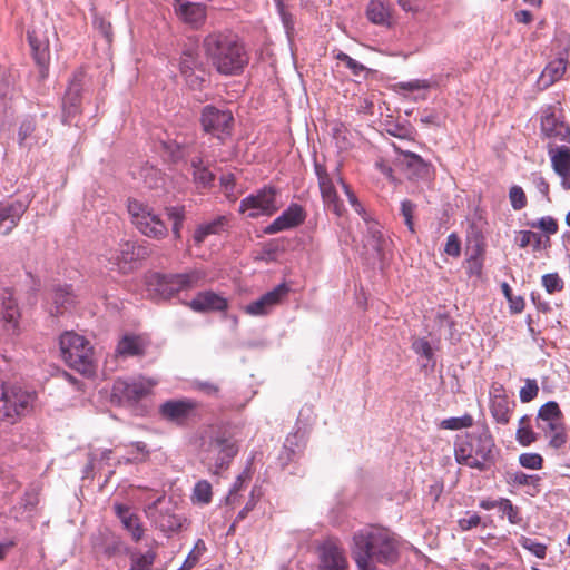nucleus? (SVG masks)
Returning a JSON list of instances; mask_svg holds the SVG:
<instances>
[{"mask_svg":"<svg viewBox=\"0 0 570 570\" xmlns=\"http://www.w3.org/2000/svg\"><path fill=\"white\" fill-rule=\"evenodd\" d=\"M27 210V205L20 200L0 202V234H10L19 224Z\"/></svg>","mask_w":570,"mask_h":570,"instance_id":"aec40b11","label":"nucleus"},{"mask_svg":"<svg viewBox=\"0 0 570 570\" xmlns=\"http://www.w3.org/2000/svg\"><path fill=\"white\" fill-rule=\"evenodd\" d=\"M207 273L202 268H193L177 274L154 273L147 278L150 294L169 299L181 292L193 291L205 284Z\"/></svg>","mask_w":570,"mask_h":570,"instance_id":"20e7f679","label":"nucleus"},{"mask_svg":"<svg viewBox=\"0 0 570 570\" xmlns=\"http://www.w3.org/2000/svg\"><path fill=\"white\" fill-rule=\"evenodd\" d=\"M367 19L380 26H391V8L381 0H371L366 8Z\"/></svg>","mask_w":570,"mask_h":570,"instance_id":"7c9ffc66","label":"nucleus"},{"mask_svg":"<svg viewBox=\"0 0 570 570\" xmlns=\"http://www.w3.org/2000/svg\"><path fill=\"white\" fill-rule=\"evenodd\" d=\"M276 3L277 11L281 16L282 23L284 26V29L286 31V35L288 38L292 37L294 32V18L293 16L286 11L283 0H274Z\"/></svg>","mask_w":570,"mask_h":570,"instance_id":"8fccbe9b","label":"nucleus"},{"mask_svg":"<svg viewBox=\"0 0 570 570\" xmlns=\"http://www.w3.org/2000/svg\"><path fill=\"white\" fill-rule=\"evenodd\" d=\"M473 425V417L470 414H464L460 417H449L441 422V426L446 430H459L463 428H471Z\"/></svg>","mask_w":570,"mask_h":570,"instance_id":"c03bdc74","label":"nucleus"},{"mask_svg":"<svg viewBox=\"0 0 570 570\" xmlns=\"http://www.w3.org/2000/svg\"><path fill=\"white\" fill-rule=\"evenodd\" d=\"M562 419L559 404L556 401H548L538 411V420L542 422V424L538 423V428L543 432H548V429H558Z\"/></svg>","mask_w":570,"mask_h":570,"instance_id":"c85d7f7f","label":"nucleus"},{"mask_svg":"<svg viewBox=\"0 0 570 570\" xmlns=\"http://www.w3.org/2000/svg\"><path fill=\"white\" fill-rule=\"evenodd\" d=\"M276 195L277 190L273 186H264L256 195H252V216L273 215L278 209Z\"/></svg>","mask_w":570,"mask_h":570,"instance_id":"4be33fe9","label":"nucleus"},{"mask_svg":"<svg viewBox=\"0 0 570 570\" xmlns=\"http://www.w3.org/2000/svg\"><path fill=\"white\" fill-rule=\"evenodd\" d=\"M519 444L528 446L537 440L535 433L530 426H519L515 433Z\"/></svg>","mask_w":570,"mask_h":570,"instance_id":"bf43d9fd","label":"nucleus"},{"mask_svg":"<svg viewBox=\"0 0 570 570\" xmlns=\"http://www.w3.org/2000/svg\"><path fill=\"white\" fill-rule=\"evenodd\" d=\"M212 498H213L212 484L207 480L198 481L193 489V494H191L193 503L205 505L212 501Z\"/></svg>","mask_w":570,"mask_h":570,"instance_id":"4c0bfd02","label":"nucleus"},{"mask_svg":"<svg viewBox=\"0 0 570 570\" xmlns=\"http://www.w3.org/2000/svg\"><path fill=\"white\" fill-rule=\"evenodd\" d=\"M199 122L204 132L224 140L232 134L234 117L228 109L207 105L200 111Z\"/></svg>","mask_w":570,"mask_h":570,"instance_id":"9d476101","label":"nucleus"},{"mask_svg":"<svg viewBox=\"0 0 570 570\" xmlns=\"http://www.w3.org/2000/svg\"><path fill=\"white\" fill-rule=\"evenodd\" d=\"M180 72L193 90H200L206 83V72L199 62L198 55L193 50H186L180 57Z\"/></svg>","mask_w":570,"mask_h":570,"instance_id":"f8f14e48","label":"nucleus"},{"mask_svg":"<svg viewBox=\"0 0 570 570\" xmlns=\"http://www.w3.org/2000/svg\"><path fill=\"white\" fill-rule=\"evenodd\" d=\"M499 504L498 509L502 512V517L507 515L511 524H519L522 521L519 509L512 504L511 500L500 498Z\"/></svg>","mask_w":570,"mask_h":570,"instance_id":"79ce46f5","label":"nucleus"},{"mask_svg":"<svg viewBox=\"0 0 570 570\" xmlns=\"http://www.w3.org/2000/svg\"><path fill=\"white\" fill-rule=\"evenodd\" d=\"M315 174L318 179V186L325 206L336 216H342L345 212V207L337 196L333 180L326 171V168L320 164H315Z\"/></svg>","mask_w":570,"mask_h":570,"instance_id":"dca6fc26","label":"nucleus"},{"mask_svg":"<svg viewBox=\"0 0 570 570\" xmlns=\"http://www.w3.org/2000/svg\"><path fill=\"white\" fill-rule=\"evenodd\" d=\"M498 450L488 428L458 435L454 456L459 464L485 471L495 464Z\"/></svg>","mask_w":570,"mask_h":570,"instance_id":"7ed1b4c3","label":"nucleus"},{"mask_svg":"<svg viewBox=\"0 0 570 570\" xmlns=\"http://www.w3.org/2000/svg\"><path fill=\"white\" fill-rule=\"evenodd\" d=\"M0 320L3 330L10 334H20L21 312L11 289H4L1 298Z\"/></svg>","mask_w":570,"mask_h":570,"instance_id":"2eb2a0df","label":"nucleus"},{"mask_svg":"<svg viewBox=\"0 0 570 570\" xmlns=\"http://www.w3.org/2000/svg\"><path fill=\"white\" fill-rule=\"evenodd\" d=\"M203 48L207 60L222 75H238L247 63L245 46L234 33H209Z\"/></svg>","mask_w":570,"mask_h":570,"instance_id":"f03ea898","label":"nucleus"},{"mask_svg":"<svg viewBox=\"0 0 570 570\" xmlns=\"http://www.w3.org/2000/svg\"><path fill=\"white\" fill-rule=\"evenodd\" d=\"M28 41L36 63L40 67V72L43 75L45 71H47L50 61L48 45L38 40L33 31H28Z\"/></svg>","mask_w":570,"mask_h":570,"instance_id":"473e14b6","label":"nucleus"},{"mask_svg":"<svg viewBox=\"0 0 570 570\" xmlns=\"http://www.w3.org/2000/svg\"><path fill=\"white\" fill-rule=\"evenodd\" d=\"M220 184L223 187V191L225 196L230 202H236L239 195L243 193V189L237 188L236 179L233 174H225L220 177Z\"/></svg>","mask_w":570,"mask_h":570,"instance_id":"a19ab883","label":"nucleus"},{"mask_svg":"<svg viewBox=\"0 0 570 570\" xmlns=\"http://www.w3.org/2000/svg\"><path fill=\"white\" fill-rule=\"evenodd\" d=\"M540 478L538 475L532 476L528 475L522 471H517L514 473L509 474V482L518 485H529L532 481H539Z\"/></svg>","mask_w":570,"mask_h":570,"instance_id":"0e129e2a","label":"nucleus"},{"mask_svg":"<svg viewBox=\"0 0 570 570\" xmlns=\"http://www.w3.org/2000/svg\"><path fill=\"white\" fill-rule=\"evenodd\" d=\"M165 213L173 224L184 222L186 218L185 208L183 206L166 207Z\"/></svg>","mask_w":570,"mask_h":570,"instance_id":"338daca9","label":"nucleus"},{"mask_svg":"<svg viewBox=\"0 0 570 570\" xmlns=\"http://www.w3.org/2000/svg\"><path fill=\"white\" fill-rule=\"evenodd\" d=\"M94 26L107 39L108 42L112 40V26L104 17L96 16L94 18Z\"/></svg>","mask_w":570,"mask_h":570,"instance_id":"680f3d73","label":"nucleus"},{"mask_svg":"<svg viewBox=\"0 0 570 570\" xmlns=\"http://www.w3.org/2000/svg\"><path fill=\"white\" fill-rule=\"evenodd\" d=\"M519 463L523 468L539 470L542 468L543 459L538 453H522L519 456Z\"/></svg>","mask_w":570,"mask_h":570,"instance_id":"6e6d98bb","label":"nucleus"},{"mask_svg":"<svg viewBox=\"0 0 570 570\" xmlns=\"http://www.w3.org/2000/svg\"><path fill=\"white\" fill-rule=\"evenodd\" d=\"M206 551V544L205 542L199 539L194 549L190 551V553L188 554L187 559L185 560L184 564H183V568L185 570H189L190 568H193L199 560V557Z\"/></svg>","mask_w":570,"mask_h":570,"instance_id":"4d7b16f0","label":"nucleus"},{"mask_svg":"<svg viewBox=\"0 0 570 570\" xmlns=\"http://www.w3.org/2000/svg\"><path fill=\"white\" fill-rule=\"evenodd\" d=\"M548 154L554 173L558 176H570V148L567 146L551 147Z\"/></svg>","mask_w":570,"mask_h":570,"instance_id":"c756f323","label":"nucleus"},{"mask_svg":"<svg viewBox=\"0 0 570 570\" xmlns=\"http://www.w3.org/2000/svg\"><path fill=\"white\" fill-rule=\"evenodd\" d=\"M335 58L342 62L345 63V66L351 70L353 76L358 77L363 72L367 71V68L362 65L361 62L356 61L352 57H350L347 53L340 51L335 55Z\"/></svg>","mask_w":570,"mask_h":570,"instance_id":"de8ad7c7","label":"nucleus"},{"mask_svg":"<svg viewBox=\"0 0 570 570\" xmlns=\"http://www.w3.org/2000/svg\"><path fill=\"white\" fill-rule=\"evenodd\" d=\"M532 238H538V233L531 230H520L515 242L521 248H524L532 244Z\"/></svg>","mask_w":570,"mask_h":570,"instance_id":"774afa93","label":"nucleus"},{"mask_svg":"<svg viewBox=\"0 0 570 570\" xmlns=\"http://www.w3.org/2000/svg\"><path fill=\"white\" fill-rule=\"evenodd\" d=\"M237 452L238 446L236 442L222 433L203 442L200 455L203 463L207 465L208 470L214 474H218L220 470L229 465Z\"/></svg>","mask_w":570,"mask_h":570,"instance_id":"6e6552de","label":"nucleus"},{"mask_svg":"<svg viewBox=\"0 0 570 570\" xmlns=\"http://www.w3.org/2000/svg\"><path fill=\"white\" fill-rule=\"evenodd\" d=\"M130 560L131 564L128 570H151L156 560V552L149 550L146 553H132Z\"/></svg>","mask_w":570,"mask_h":570,"instance_id":"58836bf2","label":"nucleus"},{"mask_svg":"<svg viewBox=\"0 0 570 570\" xmlns=\"http://www.w3.org/2000/svg\"><path fill=\"white\" fill-rule=\"evenodd\" d=\"M176 13L185 23L195 28L202 26L206 19V7L195 2H178Z\"/></svg>","mask_w":570,"mask_h":570,"instance_id":"bb28decb","label":"nucleus"},{"mask_svg":"<svg viewBox=\"0 0 570 570\" xmlns=\"http://www.w3.org/2000/svg\"><path fill=\"white\" fill-rule=\"evenodd\" d=\"M127 212L131 224L145 237L163 240L168 236L167 224L147 203L137 198H128Z\"/></svg>","mask_w":570,"mask_h":570,"instance_id":"0eeeda50","label":"nucleus"},{"mask_svg":"<svg viewBox=\"0 0 570 570\" xmlns=\"http://www.w3.org/2000/svg\"><path fill=\"white\" fill-rule=\"evenodd\" d=\"M149 342L144 335L126 334L117 344L116 352L121 356H141Z\"/></svg>","mask_w":570,"mask_h":570,"instance_id":"cd10ccee","label":"nucleus"},{"mask_svg":"<svg viewBox=\"0 0 570 570\" xmlns=\"http://www.w3.org/2000/svg\"><path fill=\"white\" fill-rule=\"evenodd\" d=\"M187 306L194 312L205 313L227 309V299L212 291L199 292Z\"/></svg>","mask_w":570,"mask_h":570,"instance_id":"5701e85b","label":"nucleus"},{"mask_svg":"<svg viewBox=\"0 0 570 570\" xmlns=\"http://www.w3.org/2000/svg\"><path fill=\"white\" fill-rule=\"evenodd\" d=\"M481 523V518L476 513L470 514L466 512V517L459 520V527L463 531L471 530Z\"/></svg>","mask_w":570,"mask_h":570,"instance_id":"69168bd1","label":"nucleus"},{"mask_svg":"<svg viewBox=\"0 0 570 570\" xmlns=\"http://www.w3.org/2000/svg\"><path fill=\"white\" fill-rule=\"evenodd\" d=\"M134 249V242H124L119 244L118 249L110 257V262L120 273L127 274L137 268L138 262L136 259Z\"/></svg>","mask_w":570,"mask_h":570,"instance_id":"a878e982","label":"nucleus"},{"mask_svg":"<svg viewBox=\"0 0 570 570\" xmlns=\"http://www.w3.org/2000/svg\"><path fill=\"white\" fill-rule=\"evenodd\" d=\"M519 542L523 549L528 550L537 558L543 559L547 554V546L531 538L522 537Z\"/></svg>","mask_w":570,"mask_h":570,"instance_id":"a18cd8bd","label":"nucleus"},{"mask_svg":"<svg viewBox=\"0 0 570 570\" xmlns=\"http://www.w3.org/2000/svg\"><path fill=\"white\" fill-rule=\"evenodd\" d=\"M541 132L548 138H559L570 144V127L560 120L551 107L541 117Z\"/></svg>","mask_w":570,"mask_h":570,"instance_id":"412c9836","label":"nucleus"},{"mask_svg":"<svg viewBox=\"0 0 570 570\" xmlns=\"http://www.w3.org/2000/svg\"><path fill=\"white\" fill-rule=\"evenodd\" d=\"M199 403L191 399L168 400L160 404L161 419L178 426H185L198 417Z\"/></svg>","mask_w":570,"mask_h":570,"instance_id":"9b49d317","label":"nucleus"},{"mask_svg":"<svg viewBox=\"0 0 570 570\" xmlns=\"http://www.w3.org/2000/svg\"><path fill=\"white\" fill-rule=\"evenodd\" d=\"M184 519L170 511H160L155 518L156 527L164 533H174L183 528Z\"/></svg>","mask_w":570,"mask_h":570,"instance_id":"c9c22d12","label":"nucleus"},{"mask_svg":"<svg viewBox=\"0 0 570 570\" xmlns=\"http://www.w3.org/2000/svg\"><path fill=\"white\" fill-rule=\"evenodd\" d=\"M81 89L79 85L71 83L63 97V115L66 118H73L80 112Z\"/></svg>","mask_w":570,"mask_h":570,"instance_id":"f704fd0d","label":"nucleus"},{"mask_svg":"<svg viewBox=\"0 0 570 570\" xmlns=\"http://www.w3.org/2000/svg\"><path fill=\"white\" fill-rule=\"evenodd\" d=\"M36 393L19 385L2 384L0 391V422L13 425L31 412Z\"/></svg>","mask_w":570,"mask_h":570,"instance_id":"423d86ee","label":"nucleus"},{"mask_svg":"<svg viewBox=\"0 0 570 570\" xmlns=\"http://www.w3.org/2000/svg\"><path fill=\"white\" fill-rule=\"evenodd\" d=\"M127 448V453L131 455V458L127 459L128 462L146 461L149 455L147 445L144 442H132Z\"/></svg>","mask_w":570,"mask_h":570,"instance_id":"49530a36","label":"nucleus"},{"mask_svg":"<svg viewBox=\"0 0 570 570\" xmlns=\"http://www.w3.org/2000/svg\"><path fill=\"white\" fill-rule=\"evenodd\" d=\"M403 156L402 164L410 180H428L432 177L433 167L420 155L395 148Z\"/></svg>","mask_w":570,"mask_h":570,"instance_id":"6ab92c4d","label":"nucleus"},{"mask_svg":"<svg viewBox=\"0 0 570 570\" xmlns=\"http://www.w3.org/2000/svg\"><path fill=\"white\" fill-rule=\"evenodd\" d=\"M351 556L357 570H377L376 563L392 566L400 558L399 540L386 528L367 525L354 532Z\"/></svg>","mask_w":570,"mask_h":570,"instance_id":"f257e3e1","label":"nucleus"},{"mask_svg":"<svg viewBox=\"0 0 570 570\" xmlns=\"http://www.w3.org/2000/svg\"><path fill=\"white\" fill-rule=\"evenodd\" d=\"M514 402H510L501 384L491 389L490 413L498 424L507 425L511 420Z\"/></svg>","mask_w":570,"mask_h":570,"instance_id":"a211bd4d","label":"nucleus"},{"mask_svg":"<svg viewBox=\"0 0 570 570\" xmlns=\"http://www.w3.org/2000/svg\"><path fill=\"white\" fill-rule=\"evenodd\" d=\"M544 433L550 435L549 444L554 449H560L567 443V433L562 423L558 429H548Z\"/></svg>","mask_w":570,"mask_h":570,"instance_id":"5fc2aeb1","label":"nucleus"},{"mask_svg":"<svg viewBox=\"0 0 570 570\" xmlns=\"http://www.w3.org/2000/svg\"><path fill=\"white\" fill-rule=\"evenodd\" d=\"M289 292L285 283L277 285L274 289L265 293L257 301L252 303V315H265L275 307Z\"/></svg>","mask_w":570,"mask_h":570,"instance_id":"393cba45","label":"nucleus"},{"mask_svg":"<svg viewBox=\"0 0 570 570\" xmlns=\"http://www.w3.org/2000/svg\"><path fill=\"white\" fill-rule=\"evenodd\" d=\"M568 65L567 53L550 61L541 72V79L546 86H550L561 79Z\"/></svg>","mask_w":570,"mask_h":570,"instance_id":"72a5a7b5","label":"nucleus"},{"mask_svg":"<svg viewBox=\"0 0 570 570\" xmlns=\"http://www.w3.org/2000/svg\"><path fill=\"white\" fill-rule=\"evenodd\" d=\"M416 209V205L410 199H404L401 202V215L404 218V224L409 228L411 233H414V212Z\"/></svg>","mask_w":570,"mask_h":570,"instance_id":"3c124183","label":"nucleus"},{"mask_svg":"<svg viewBox=\"0 0 570 570\" xmlns=\"http://www.w3.org/2000/svg\"><path fill=\"white\" fill-rule=\"evenodd\" d=\"M306 213L296 203L291 204L277 218L264 228V233L272 235L283 230L295 228L304 223Z\"/></svg>","mask_w":570,"mask_h":570,"instance_id":"f3484780","label":"nucleus"},{"mask_svg":"<svg viewBox=\"0 0 570 570\" xmlns=\"http://www.w3.org/2000/svg\"><path fill=\"white\" fill-rule=\"evenodd\" d=\"M530 226L540 228L548 234H556L558 232V224L551 216L541 217L538 222H532Z\"/></svg>","mask_w":570,"mask_h":570,"instance_id":"13d9d810","label":"nucleus"},{"mask_svg":"<svg viewBox=\"0 0 570 570\" xmlns=\"http://www.w3.org/2000/svg\"><path fill=\"white\" fill-rule=\"evenodd\" d=\"M509 200L514 210H521L527 206V196L524 190L518 186L513 185L509 190Z\"/></svg>","mask_w":570,"mask_h":570,"instance_id":"09e8293b","label":"nucleus"},{"mask_svg":"<svg viewBox=\"0 0 570 570\" xmlns=\"http://www.w3.org/2000/svg\"><path fill=\"white\" fill-rule=\"evenodd\" d=\"M114 511L120 519L124 528L130 533L131 539L135 542L140 541L145 532L140 518L136 513H132L128 505L122 503H115Z\"/></svg>","mask_w":570,"mask_h":570,"instance_id":"b1692460","label":"nucleus"},{"mask_svg":"<svg viewBox=\"0 0 570 570\" xmlns=\"http://www.w3.org/2000/svg\"><path fill=\"white\" fill-rule=\"evenodd\" d=\"M318 570H348V561L342 547L326 540L318 547Z\"/></svg>","mask_w":570,"mask_h":570,"instance_id":"4468645a","label":"nucleus"},{"mask_svg":"<svg viewBox=\"0 0 570 570\" xmlns=\"http://www.w3.org/2000/svg\"><path fill=\"white\" fill-rule=\"evenodd\" d=\"M542 285L549 294L563 289V281L557 273H549L542 276Z\"/></svg>","mask_w":570,"mask_h":570,"instance_id":"864d4df0","label":"nucleus"},{"mask_svg":"<svg viewBox=\"0 0 570 570\" xmlns=\"http://www.w3.org/2000/svg\"><path fill=\"white\" fill-rule=\"evenodd\" d=\"M226 224L225 216H219L212 222L198 225L193 234V243L200 246L209 235L219 234Z\"/></svg>","mask_w":570,"mask_h":570,"instance_id":"2f4dec72","label":"nucleus"},{"mask_svg":"<svg viewBox=\"0 0 570 570\" xmlns=\"http://www.w3.org/2000/svg\"><path fill=\"white\" fill-rule=\"evenodd\" d=\"M445 254L452 257H459L461 254V243L456 234L452 233L448 236L445 247Z\"/></svg>","mask_w":570,"mask_h":570,"instance_id":"e2e57ef3","label":"nucleus"},{"mask_svg":"<svg viewBox=\"0 0 570 570\" xmlns=\"http://www.w3.org/2000/svg\"><path fill=\"white\" fill-rule=\"evenodd\" d=\"M59 345L62 358L71 368L83 375L95 373V353L88 340L70 331L60 336Z\"/></svg>","mask_w":570,"mask_h":570,"instance_id":"39448f33","label":"nucleus"},{"mask_svg":"<svg viewBox=\"0 0 570 570\" xmlns=\"http://www.w3.org/2000/svg\"><path fill=\"white\" fill-rule=\"evenodd\" d=\"M307 441V432L299 425V419L296 422L295 431L289 433L282 446L277 461L282 469L296 461L303 452Z\"/></svg>","mask_w":570,"mask_h":570,"instance_id":"ddd939ff","label":"nucleus"},{"mask_svg":"<svg viewBox=\"0 0 570 570\" xmlns=\"http://www.w3.org/2000/svg\"><path fill=\"white\" fill-rule=\"evenodd\" d=\"M75 302L73 295L66 289H57L53 295L55 307L50 309L52 315H62Z\"/></svg>","mask_w":570,"mask_h":570,"instance_id":"e433bc0d","label":"nucleus"},{"mask_svg":"<svg viewBox=\"0 0 570 570\" xmlns=\"http://www.w3.org/2000/svg\"><path fill=\"white\" fill-rule=\"evenodd\" d=\"M539 386L534 379H527L524 386L521 387L519 396L522 403H529L537 397Z\"/></svg>","mask_w":570,"mask_h":570,"instance_id":"603ef678","label":"nucleus"},{"mask_svg":"<svg viewBox=\"0 0 570 570\" xmlns=\"http://www.w3.org/2000/svg\"><path fill=\"white\" fill-rule=\"evenodd\" d=\"M412 348L416 354H419L428 360L433 358V355H434L433 350H432L429 341L425 338L415 340L412 344Z\"/></svg>","mask_w":570,"mask_h":570,"instance_id":"052dcab7","label":"nucleus"},{"mask_svg":"<svg viewBox=\"0 0 570 570\" xmlns=\"http://www.w3.org/2000/svg\"><path fill=\"white\" fill-rule=\"evenodd\" d=\"M191 165L194 168V180L196 185L202 188L208 187L214 180L213 173L203 166L200 159L198 161L193 160Z\"/></svg>","mask_w":570,"mask_h":570,"instance_id":"ea45409f","label":"nucleus"},{"mask_svg":"<svg viewBox=\"0 0 570 570\" xmlns=\"http://www.w3.org/2000/svg\"><path fill=\"white\" fill-rule=\"evenodd\" d=\"M501 289L509 302L510 311L514 314L521 313L524 309V299L521 296H514L510 285L507 282L502 283Z\"/></svg>","mask_w":570,"mask_h":570,"instance_id":"37998d69","label":"nucleus"},{"mask_svg":"<svg viewBox=\"0 0 570 570\" xmlns=\"http://www.w3.org/2000/svg\"><path fill=\"white\" fill-rule=\"evenodd\" d=\"M156 381L145 377L118 379L111 389V400L119 405H135L151 393Z\"/></svg>","mask_w":570,"mask_h":570,"instance_id":"1a4fd4ad","label":"nucleus"}]
</instances>
